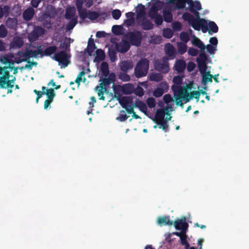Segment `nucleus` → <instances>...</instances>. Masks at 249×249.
<instances>
[{
	"label": "nucleus",
	"instance_id": "nucleus-13",
	"mask_svg": "<svg viewBox=\"0 0 249 249\" xmlns=\"http://www.w3.org/2000/svg\"><path fill=\"white\" fill-rule=\"evenodd\" d=\"M45 33L44 29L39 26H36L30 35L31 39L36 40L39 37L42 36Z\"/></svg>",
	"mask_w": 249,
	"mask_h": 249
},
{
	"label": "nucleus",
	"instance_id": "nucleus-64",
	"mask_svg": "<svg viewBox=\"0 0 249 249\" xmlns=\"http://www.w3.org/2000/svg\"><path fill=\"white\" fill-rule=\"evenodd\" d=\"M135 23V19H126L124 20V24L128 27Z\"/></svg>",
	"mask_w": 249,
	"mask_h": 249
},
{
	"label": "nucleus",
	"instance_id": "nucleus-62",
	"mask_svg": "<svg viewBox=\"0 0 249 249\" xmlns=\"http://www.w3.org/2000/svg\"><path fill=\"white\" fill-rule=\"evenodd\" d=\"M188 53L191 56H196L197 55L198 51L197 49L192 47L189 48Z\"/></svg>",
	"mask_w": 249,
	"mask_h": 249
},
{
	"label": "nucleus",
	"instance_id": "nucleus-34",
	"mask_svg": "<svg viewBox=\"0 0 249 249\" xmlns=\"http://www.w3.org/2000/svg\"><path fill=\"white\" fill-rule=\"evenodd\" d=\"M57 49V48L55 46L47 47L43 51L44 54H45V56H51L56 52Z\"/></svg>",
	"mask_w": 249,
	"mask_h": 249
},
{
	"label": "nucleus",
	"instance_id": "nucleus-28",
	"mask_svg": "<svg viewBox=\"0 0 249 249\" xmlns=\"http://www.w3.org/2000/svg\"><path fill=\"white\" fill-rule=\"evenodd\" d=\"M96 46L94 42L93 39L90 38L88 41L87 46V53L89 55H91L95 49H96Z\"/></svg>",
	"mask_w": 249,
	"mask_h": 249
},
{
	"label": "nucleus",
	"instance_id": "nucleus-4",
	"mask_svg": "<svg viewBox=\"0 0 249 249\" xmlns=\"http://www.w3.org/2000/svg\"><path fill=\"white\" fill-rule=\"evenodd\" d=\"M149 69V61L146 58L141 59L137 64L134 70L135 76L141 78L146 76Z\"/></svg>",
	"mask_w": 249,
	"mask_h": 249
},
{
	"label": "nucleus",
	"instance_id": "nucleus-44",
	"mask_svg": "<svg viewBox=\"0 0 249 249\" xmlns=\"http://www.w3.org/2000/svg\"><path fill=\"white\" fill-rule=\"evenodd\" d=\"M77 23V18H74L70 19L69 23L67 24L66 29L67 31L72 30Z\"/></svg>",
	"mask_w": 249,
	"mask_h": 249
},
{
	"label": "nucleus",
	"instance_id": "nucleus-12",
	"mask_svg": "<svg viewBox=\"0 0 249 249\" xmlns=\"http://www.w3.org/2000/svg\"><path fill=\"white\" fill-rule=\"evenodd\" d=\"M175 91L177 93V95L180 96V98L183 100L185 103L189 102L192 99L191 94L185 88H178V89H175Z\"/></svg>",
	"mask_w": 249,
	"mask_h": 249
},
{
	"label": "nucleus",
	"instance_id": "nucleus-14",
	"mask_svg": "<svg viewBox=\"0 0 249 249\" xmlns=\"http://www.w3.org/2000/svg\"><path fill=\"white\" fill-rule=\"evenodd\" d=\"M20 56L21 58V61L27 63L30 62L31 58L36 57L34 51L32 49H26L25 52H21Z\"/></svg>",
	"mask_w": 249,
	"mask_h": 249
},
{
	"label": "nucleus",
	"instance_id": "nucleus-29",
	"mask_svg": "<svg viewBox=\"0 0 249 249\" xmlns=\"http://www.w3.org/2000/svg\"><path fill=\"white\" fill-rule=\"evenodd\" d=\"M82 69L83 71L79 73L75 80V83H76L78 86L80 85L81 82L82 81L84 83H85L86 81V78L84 77V75L86 73L85 72V67H83Z\"/></svg>",
	"mask_w": 249,
	"mask_h": 249
},
{
	"label": "nucleus",
	"instance_id": "nucleus-30",
	"mask_svg": "<svg viewBox=\"0 0 249 249\" xmlns=\"http://www.w3.org/2000/svg\"><path fill=\"white\" fill-rule=\"evenodd\" d=\"M192 44L193 45L199 48L201 50V51H204L205 48V45L198 38L195 36L192 40Z\"/></svg>",
	"mask_w": 249,
	"mask_h": 249
},
{
	"label": "nucleus",
	"instance_id": "nucleus-8",
	"mask_svg": "<svg viewBox=\"0 0 249 249\" xmlns=\"http://www.w3.org/2000/svg\"><path fill=\"white\" fill-rule=\"evenodd\" d=\"M9 69H12L9 67H1L0 66V74H2V75L0 76V88H6V84L10 77L9 71L8 70Z\"/></svg>",
	"mask_w": 249,
	"mask_h": 249
},
{
	"label": "nucleus",
	"instance_id": "nucleus-54",
	"mask_svg": "<svg viewBox=\"0 0 249 249\" xmlns=\"http://www.w3.org/2000/svg\"><path fill=\"white\" fill-rule=\"evenodd\" d=\"M175 93V99L176 101V104L178 106H180L181 107H183V103L182 102L181 98H180V96L177 95V93L175 91V89H173Z\"/></svg>",
	"mask_w": 249,
	"mask_h": 249
},
{
	"label": "nucleus",
	"instance_id": "nucleus-55",
	"mask_svg": "<svg viewBox=\"0 0 249 249\" xmlns=\"http://www.w3.org/2000/svg\"><path fill=\"white\" fill-rule=\"evenodd\" d=\"M164 93L163 89L158 88L153 91V94L156 97H160Z\"/></svg>",
	"mask_w": 249,
	"mask_h": 249
},
{
	"label": "nucleus",
	"instance_id": "nucleus-61",
	"mask_svg": "<svg viewBox=\"0 0 249 249\" xmlns=\"http://www.w3.org/2000/svg\"><path fill=\"white\" fill-rule=\"evenodd\" d=\"M131 88L132 85L131 84L126 85L123 87V91L124 93L130 94L132 92Z\"/></svg>",
	"mask_w": 249,
	"mask_h": 249
},
{
	"label": "nucleus",
	"instance_id": "nucleus-21",
	"mask_svg": "<svg viewBox=\"0 0 249 249\" xmlns=\"http://www.w3.org/2000/svg\"><path fill=\"white\" fill-rule=\"evenodd\" d=\"M5 24L8 28L15 30L18 24L17 19L15 18H8L6 20Z\"/></svg>",
	"mask_w": 249,
	"mask_h": 249
},
{
	"label": "nucleus",
	"instance_id": "nucleus-51",
	"mask_svg": "<svg viewBox=\"0 0 249 249\" xmlns=\"http://www.w3.org/2000/svg\"><path fill=\"white\" fill-rule=\"evenodd\" d=\"M172 26L173 29L176 32L180 31L182 30V25L178 21L173 22Z\"/></svg>",
	"mask_w": 249,
	"mask_h": 249
},
{
	"label": "nucleus",
	"instance_id": "nucleus-24",
	"mask_svg": "<svg viewBox=\"0 0 249 249\" xmlns=\"http://www.w3.org/2000/svg\"><path fill=\"white\" fill-rule=\"evenodd\" d=\"M137 18L145 17V7L142 4H139L136 9Z\"/></svg>",
	"mask_w": 249,
	"mask_h": 249
},
{
	"label": "nucleus",
	"instance_id": "nucleus-43",
	"mask_svg": "<svg viewBox=\"0 0 249 249\" xmlns=\"http://www.w3.org/2000/svg\"><path fill=\"white\" fill-rule=\"evenodd\" d=\"M13 45L18 48H20L23 44V41L21 37H15L13 40Z\"/></svg>",
	"mask_w": 249,
	"mask_h": 249
},
{
	"label": "nucleus",
	"instance_id": "nucleus-27",
	"mask_svg": "<svg viewBox=\"0 0 249 249\" xmlns=\"http://www.w3.org/2000/svg\"><path fill=\"white\" fill-rule=\"evenodd\" d=\"M124 29L122 25H113L112 27V32L116 36H120L124 34Z\"/></svg>",
	"mask_w": 249,
	"mask_h": 249
},
{
	"label": "nucleus",
	"instance_id": "nucleus-18",
	"mask_svg": "<svg viewBox=\"0 0 249 249\" xmlns=\"http://www.w3.org/2000/svg\"><path fill=\"white\" fill-rule=\"evenodd\" d=\"M133 64L131 61L126 60L122 61L120 63L121 70L124 72H127L129 70L132 69Z\"/></svg>",
	"mask_w": 249,
	"mask_h": 249
},
{
	"label": "nucleus",
	"instance_id": "nucleus-23",
	"mask_svg": "<svg viewBox=\"0 0 249 249\" xmlns=\"http://www.w3.org/2000/svg\"><path fill=\"white\" fill-rule=\"evenodd\" d=\"M207 28H208V32L210 35H212V33H216L218 31V27L216 24L213 21H210L208 23L207 22Z\"/></svg>",
	"mask_w": 249,
	"mask_h": 249
},
{
	"label": "nucleus",
	"instance_id": "nucleus-50",
	"mask_svg": "<svg viewBox=\"0 0 249 249\" xmlns=\"http://www.w3.org/2000/svg\"><path fill=\"white\" fill-rule=\"evenodd\" d=\"M8 34V31L6 29L4 25L1 24L0 25V37L4 38Z\"/></svg>",
	"mask_w": 249,
	"mask_h": 249
},
{
	"label": "nucleus",
	"instance_id": "nucleus-33",
	"mask_svg": "<svg viewBox=\"0 0 249 249\" xmlns=\"http://www.w3.org/2000/svg\"><path fill=\"white\" fill-rule=\"evenodd\" d=\"M100 70L102 72V74L103 76L105 77L108 75L109 71L108 68V65L106 62H103L100 66Z\"/></svg>",
	"mask_w": 249,
	"mask_h": 249
},
{
	"label": "nucleus",
	"instance_id": "nucleus-60",
	"mask_svg": "<svg viewBox=\"0 0 249 249\" xmlns=\"http://www.w3.org/2000/svg\"><path fill=\"white\" fill-rule=\"evenodd\" d=\"M42 91H38L36 89L34 90V92L37 95L38 99H40L43 95L45 94V90L46 89V88L45 87H42Z\"/></svg>",
	"mask_w": 249,
	"mask_h": 249
},
{
	"label": "nucleus",
	"instance_id": "nucleus-26",
	"mask_svg": "<svg viewBox=\"0 0 249 249\" xmlns=\"http://www.w3.org/2000/svg\"><path fill=\"white\" fill-rule=\"evenodd\" d=\"M71 40L70 38L65 37L64 40L60 43L59 47L63 49V51H69L70 50Z\"/></svg>",
	"mask_w": 249,
	"mask_h": 249
},
{
	"label": "nucleus",
	"instance_id": "nucleus-17",
	"mask_svg": "<svg viewBox=\"0 0 249 249\" xmlns=\"http://www.w3.org/2000/svg\"><path fill=\"white\" fill-rule=\"evenodd\" d=\"M35 15V10L33 7L27 8L22 14V17L24 20L28 21L31 20Z\"/></svg>",
	"mask_w": 249,
	"mask_h": 249
},
{
	"label": "nucleus",
	"instance_id": "nucleus-31",
	"mask_svg": "<svg viewBox=\"0 0 249 249\" xmlns=\"http://www.w3.org/2000/svg\"><path fill=\"white\" fill-rule=\"evenodd\" d=\"M149 79L151 81L159 82L162 80L163 76L160 73H152L149 75Z\"/></svg>",
	"mask_w": 249,
	"mask_h": 249
},
{
	"label": "nucleus",
	"instance_id": "nucleus-20",
	"mask_svg": "<svg viewBox=\"0 0 249 249\" xmlns=\"http://www.w3.org/2000/svg\"><path fill=\"white\" fill-rule=\"evenodd\" d=\"M186 68V63L183 60H177L175 65V70L178 72H181L184 71Z\"/></svg>",
	"mask_w": 249,
	"mask_h": 249
},
{
	"label": "nucleus",
	"instance_id": "nucleus-9",
	"mask_svg": "<svg viewBox=\"0 0 249 249\" xmlns=\"http://www.w3.org/2000/svg\"><path fill=\"white\" fill-rule=\"evenodd\" d=\"M207 56L205 54L204 51H201L196 59L198 67L201 72L205 71L207 69L206 61Z\"/></svg>",
	"mask_w": 249,
	"mask_h": 249
},
{
	"label": "nucleus",
	"instance_id": "nucleus-5",
	"mask_svg": "<svg viewBox=\"0 0 249 249\" xmlns=\"http://www.w3.org/2000/svg\"><path fill=\"white\" fill-rule=\"evenodd\" d=\"M124 37L127 39L130 45L139 47L142 43V33L139 31H129L124 35Z\"/></svg>",
	"mask_w": 249,
	"mask_h": 249
},
{
	"label": "nucleus",
	"instance_id": "nucleus-39",
	"mask_svg": "<svg viewBox=\"0 0 249 249\" xmlns=\"http://www.w3.org/2000/svg\"><path fill=\"white\" fill-rule=\"evenodd\" d=\"M142 29L144 30H149L153 28V24L149 20H145L141 24Z\"/></svg>",
	"mask_w": 249,
	"mask_h": 249
},
{
	"label": "nucleus",
	"instance_id": "nucleus-6",
	"mask_svg": "<svg viewBox=\"0 0 249 249\" xmlns=\"http://www.w3.org/2000/svg\"><path fill=\"white\" fill-rule=\"evenodd\" d=\"M169 58L167 56H163L160 61L157 60L155 63V68L156 70L164 73L168 72L169 71Z\"/></svg>",
	"mask_w": 249,
	"mask_h": 249
},
{
	"label": "nucleus",
	"instance_id": "nucleus-53",
	"mask_svg": "<svg viewBox=\"0 0 249 249\" xmlns=\"http://www.w3.org/2000/svg\"><path fill=\"white\" fill-rule=\"evenodd\" d=\"M83 3H84L83 0H76V6L79 15L80 14V12H81V11L86 9L83 8Z\"/></svg>",
	"mask_w": 249,
	"mask_h": 249
},
{
	"label": "nucleus",
	"instance_id": "nucleus-1",
	"mask_svg": "<svg viewBox=\"0 0 249 249\" xmlns=\"http://www.w3.org/2000/svg\"><path fill=\"white\" fill-rule=\"evenodd\" d=\"M191 12L195 16L188 12H185L183 14L182 18L184 21L188 22L189 24L191 25L195 30L199 31L201 29L203 33H206L208 28H207V21L204 19L201 18L200 14L198 12V10L196 9H191Z\"/></svg>",
	"mask_w": 249,
	"mask_h": 249
},
{
	"label": "nucleus",
	"instance_id": "nucleus-11",
	"mask_svg": "<svg viewBox=\"0 0 249 249\" xmlns=\"http://www.w3.org/2000/svg\"><path fill=\"white\" fill-rule=\"evenodd\" d=\"M115 49L120 53H126L130 48V43L128 41L122 40L119 43L115 44Z\"/></svg>",
	"mask_w": 249,
	"mask_h": 249
},
{
	"label": "nucleus",
	"instance_id": "nucleus-15",
	"mask_svg": "<svg viewBox=\"0 0 249 249\" xmlns=\"http://www.w3.org/2000/svg\"><path fill=\"white\" fill-rule=\"evenodd\" d=\"M175 228L177 230H181L186 231L188 227V223L185 221V218L183 219H177L173 222Z\"/></svg>",
	"mask_w": 249,
	"mask_h": 249
},
{
	"label": "nucleus",
	"instance_id": "nucleus-3",
	"mask_svg": "<svg viewBox=\"0 0 249 249\" xmlns=\"http://www.w3.org/2000/svg\"><path fill=\"white\" fill-rule=\"evenodd\" d=\"M118 100L121 106L124 108L128 114H132L134 119H141V117L134 112L133 107H134L132 99L128 96H123L118 97Z\"/></svg>",
	"mask_w": 249,
	"mask_h": 249
},
{
	"label": "nucleus",
	"instance_id": "nucleus-56",
	"mask_svg": "<svg viewBox=\"0 0 249 249\" xmlns=\"http://www.w3.org/2000/svg\"><path fill=\"white\" fill-rule=\"evenodd\" d=\"M121 112L124 114H120L119 116L116 118V120L120 122H124L127 119L129 116L125 113L124 111L122 110Z\"/></svg>",
	"mask_w": 249,
	"mask_h": 249
},
{
	"label": "nucleus",
	"instance_id": "nucleus-45",
	"mask_svg": "<svg viewBox=\"0 0 249 249\" xmlns=\"http://www.w3.org/2000/svg\"><path fill=\"white\" fill-rule=\"evenodd\" d=\"M212 75L209 72L203 75L202 82L204 85H206L208 82L212 83Z\"/></svg>",
	"mask_w": 249,
	"mask_h": 249
},
{
	"label": "nucleus",
	"instance_id": "nucleus-63",
	"mask_svg": "<svg viewBox=\"0 0 249 249\" xmlns=\"http://www.w3.org/2000/svg\"><path fill=\"white\" fill-rule=\"evenodd\" d=\"M182 81V79L179 76H176L173 78V82L175 85H177V86H179V85H181Z\"/></svg>",
	"mask_w": 249,
	"mask_h": 249
},
{
	"label": "nucleus",
	"instance_id": "nucleus-16",
	"mask_svg": "<svg viewBox=\"0 0 249 249\" xmlns=\"http://www.w3.org/2000/svg\"><path fill=\"white\" fill-rule=\"evenodd\" d=\"M165 52L166 55L169 56V59H173L176 56V51L172 44L168 43L165 47Z\"/></svg>",
	"mask_w": 249,
	"mask_h": 249
},
{
	"label": "nucleus",
	"instance_id": "nucleus-49",
	"mask_svg": "<svg viewBox=\"0 0 249 249\" xmlns=\"http://www.w3.org/2000/svg\"><path fill=\"white\" fill-rule=\"evenodd\" d=\"M118 78L124 82H127L130 81V77L126 72H121L118 74Z\"/></svg>",
	"mask_w": 249,
	"mask_h": 249
},
{
	"label": "nucleus",
	"instance_id": "nucleus-57",
	"mask_svg": "<svg viewBox=\"0 0 249 249\" xmlns=\"http://www.w3.org/2000/svg\"><path fill=\"white\" fill-rule=\"evenodd\" d=\"M147 106L150 108L154 107L156 106L155 99L153 97H149L146 100Z\"/></svg>",
	"mask_w": 249,
	"mask_h": 249
},
{
	"label": "nucleus",
	"instance_id": "nucleus-46",
	"mask_svg": "<svg viewBox=\"0 0 249 249\" xmlns=\"http://www.w3.org/2000/svg\"><path fill=\"white\" fill-rule=\"evenodd\" d=\"M45 94L47 96V99H51L53 100L55 95L54 89L50 88L49 89H46L45 90Z\"/></svg>",
	"mask_w": 249,
	"mask_h": 249
},
{
	"label": "nucleus",
	"instance_id": "nucleus-41",
	"mask_svg": "<svg viewBox=\"0 0 249 249\" xmlns=\"http://www.w3.org/2000/svg\"><path fill=\"white\" fill-rule=\"evenodd\" d=\"M100 81L102 82L100 84V88L104 89L105 91L107 90V86H108L110 84L112 83V82L108 78H104L100 79Z\"/></svg>",
	"mask_w": 249,
	"mask_h": 249
},
{
	"label": "nucleus",
	"instance_id": "nucleus-35",
	"mask_svg": "<svg viewBox=\"0 0 249 249\" xmlns=\"http://www.w3.org/2000/svg\"><path fill=\"white\" fill-rule=\"evenodd\" d=\"M75 13V9L74 7H69L67 8L66 10L65 18L67 19H71L73 18Z\"/></svg>",
	"mask_w": 249,
	"mask_h": 249
},
{
	"label": "nucleus",
	"instance_id": "nucleus-10",
	"mask_svg": "<svg viewBox=\"0 0 249 249\" xmlns=\"http://www.w3.org/2000/svg\"><path fill=\"white\" fill-rule=\"evenodd\" d=\"M79 16L80 18L83 20L85 19L86 18H88L90 20H94L96 19L99 17V14L97 12L91 11L89 10L87 11V10L85 9L81 11V12H80Z\"/></svg>",
	"mask_w": 249,
	"mask_h": 249
},
{
	"label": "nucleus",
	"instance_id": "nucleus-59",
	"mask_svg": "<svg viewBox=\"0 0 249 249\" xmlns=\"http://www.w3.org/2000/svg\"><path fill=\"white\" fill-rule=\"evenodd\" d=\"M180 39L185 43H186L189 40L188 34L186 32H182L180 35Z\"/></svg>",
	"mask_w": 249,
	"mask_h": 249
},
{
	"label": "nucleus",
	"instance_id": "nucleus-7",
	"mask_svg": "<svg viewBox=\"0 0 249 249\" xmlns=\"http://www.w3.org/2000/svg\"><path fill=\"white\" fill-rule=\"evenodd\" d=\"M68 57L67 52L65 51H61L55 53L53 59L59 64L62 65L61 68H65L70 63Z\"/></svg>",
	"mask_w": 249,
	"mask_h": 249
},
{
	"label": "nucleus",
	"instance_id": "nucleus-38",
	"mask_svg": "<svg viewBox=\"0 0 249 249\" xmlns=\"http://www.w3.org/2000/svg\"><path fill=\"white\" fill-rule=\"evenodd\" d=\"M95 59L97 61H103L105 58V53L101 49H97L95 52Z\"/></svg>",
	"mask_w": 249,
	"mask_h": 249
},
{
	"label": "nucleus",
	"instance_id": "nucleus-36",
	"mask_svg": "<svg viewBox=\"0 0 249 249\" xmlns=\"http://www.w3.org/2000/svg\"><path fill=\"white\" fill-rule=\"evenodd\" d=\"M116 50L113 48H109L108 50V55L111 62H114L117 60Z\"/></svg>",
	"mask_w": 249,
	"mask_h": 249
},
{
	"label": "nucleus",
	"instance_id": "nucleus-52",
	"mask_svg": "<svg viewBox=\"0 0 249 249\" xmlns=\"http://www.w3.org/2000/svg\"><path fill=\"white\" fill-rule=\"evenodd\" d=\"M134 93L139 97H142L143 95L144 91L143 89L140 86H138L134 90Z\"/></svg>",
	"mask_w": 249,
	"mask_h": 249
},
{
	"label": "nucleus",
	"instance_id": "nucleus-47",
	"mask_svg": "<svg viewBox=\"0 0 249 249\" xmlns=\"http://www.w3.org/2000/svg\"><path fill=\"white\" fill-rule=\"evenodd\" d=\"M174 33L173 31L168 28H165L163 30V36L167 38H170L173 36Z\"/></svg>",
	"mask_w": 249,
	"mask_h": 249
},
{
	"label": "nucleus",
	"instance_id": "nucleus-19",
	"mask_svg": "<svg viewBox=\"0 0 249 249\" xmlns=\"http://www.w3.org/2000/svg\"><path fill=\"white\" fill-rule=\"evenodd\" d=\"M158 224L160 226H172L173 225V221L170 220L169 216H160L157 220Z\"/></svg>",
	"mask_w": 249,
	"mask_h": 249
},
{
	"label": "nucleus",
	"instance_id": "nucleus-58",
	"mask_svg": "<svg viewBox=\"0 0 249 249\" xmlns=\"http://www.w3.org/2000/svg\"><path fill=\"white\" fill-rule=\"evenodd\" d=\"M121 12L119 9H115L112 12V18L115 20L118 19L121 16Z\"/></svg>",
	"mask_w": 249,
	"mask_h": 249
},
{
	"label": "nucleus",
	"instance_id": "nucleus-37",
	"mask_svg": "<svg viewBox=\"0 0 249 249\" xmlns=\"http://www.w3.org/2000/svg\"><path fill=\"white\" fill-rule=\"evenodd\" d=\"M135 107H138L140 111L146 113L147 112V107L145 104L142 101H138L135 103Z\"/></svg>",
	"mask_w": 249,
	"mask_h": 249
},
{
	"label": "nucleus",
	"instance_id": "nucleus-32",
	"mask_svg": "<svg viewBox=\"0 0 249 249\" xmlns=\"http://www.w3.org/2000/svg\"><path fill=\"white\" fill-rule=\"evenodd\" d=\"M163 18L164 20L167 22L170 23L173 20V15L171 12L169 10H163Z\"/></svg>",
	"mask_w": 249,
	"mask_h": 249
},
{
	"label": "nucleus",
	"instance_id": "nucleus-48",
	"mask_svg": "<svg viewBox=\"0 0 249 249\" xmlns=\"http://www.w3.org/2000/svg\"><path fill=\"white\" fill-rule=\"evenodd\" d=\"M10 7L7 5H4L3 7L0 6V19L1 18L4 14L8 15Z\"/></svg>",
	"mask_w": 249,
	"mask_h": 249
},
{
	"label": "nucleus",
	"instance_id": "nucleus-2",
	"mask_svg": "<svg viewBox=\"0 0 249 249\" xmlns=\"http://www.w3.org/2000/svg\"><path fill=\"white\" fill-rule=\"evenodd\" d=\"M164 5L163 1L157 0L154 2L149 11V16L155 19V22L157 25H160L163 22V18L161 15L158 14V11L161 10Z\"/></svg>",
	"mask_w": 249,
	"mask_h": 249
},
{
	"label": "nucleus",
	"instance_id": "nucleus-42",
	"mask_svg": "<svg viewBox=\"0 0 249 249\" xmlns=\"http://www.w3.org/2000/svg\"><path fill=\"white\" fill-rule=\"evenodd\" d=\"M178 53L180 54H184L187 51V45L183 42L178 43L177 44Z\"/></svg>",
	"mask_w": 249,
	"mask_h": 249
},
{
	"label": "nucleus",
	"instance_id": "nucleus-22",
	"mask_svg": "<svg viewBox=\"0 0 249 249\" xmlns=\"http://www.w3.org/2000/svg\"><path fill=\"white\" fill-rule=\"evenodd\" d=\"M189 5V10L191 11V9H196V10H200L202 9L201 5L199 1H193V0H188L187 3Z\"/></svg>",
	"mask_w": 249,
	"mask_h": 249
},
{
	"label": "nucleus",
	"instance_id": "nucleus-25",
	"mask_svg": "<svg viewBox=\"0 0 249 249\" xmlns=\"http://www.w3.org/2000/svg\"><path fill=\"white\" fill-rule=\"evenodd\" d=\"M165 111L162 109H159L156 112L155 116V122H158L159 121H164V118L165 115Z\"/></svg>",
	"mask_w": 249,
	"mask_h": 249
},
{
	"label": "nucleus",
	"instance_id": "nucleus-40",
	"mask_svg": "<svg viewBox=\"0 0 249 249\" xmlns=\"http://www.w3.org/2000/svg\"><path fill=\"white\" fill-rule=\"evenodd\" d=\"M156 123L158 125V127L160 129H161L165 132L168 131L169 125L168 123L166 122L165 121H162L156 122Z\"/></svg>",
	"mask_w": 249,
	"mask_h": 249
}]
</instances>
